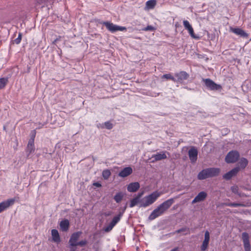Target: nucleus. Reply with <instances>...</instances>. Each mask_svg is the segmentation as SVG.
Returning a JSON list of instances; mask_svg holds the SVG:
<instances>
[{
  "label": "nucleus",
  "mask_w": 251,
  "mask_h": 251,
  "mask_svg": "<svg viewBox=\"0 0 251 251\" xmlns=\"http://www.w3.org/2000/svg\"><path fill=\"white\" fill-rule=\"evenodd\" d=\"M121 217V215L119 214L116 216H115L113 219H112V221L110 222V223L106 226L104 230V231L106 232H108L112 230V229L113 228V227L119 222V221L120 220Z\"/></svg>",
  "instance_id": "1a4fd4ad"
},
{
  "label": "nucleus",
  "mask_w": 251,
  "mask_h": 251,
  "mask_svg": "<svg viewBox=\"0 0 251 251\" xmlns=\"http://www.w3.org/2000/svg\"><path fill=\"white\" fill-rule=\"evenodd\" d=\"M110 175L111 172L109 170H104L102 172V176L105 179H108Z\"/></svg>",
  "instance_id": "2f4dec72"
},
{
  "label": "nucleus",
  "mask_w": 251,
  "mask_h": 251,
  "mask_svg": "<svg viewBox=\"0 0 251 251\" xmlns=\"http://www.w3.org/2000/svg\"><path fill=\"white\" fill-rule=\"evenodd\" d=\"M143 194V192L139 193L136 197L137 198H138V199L140 200V198L142 196Z\"/></svg>",
  "instance_id": "a19ab883"
},
{
  "label": "nucleus",
  "mask_w": 251,
  "mask_h": 251,
  "mask_svg": "<svg viewBox=\"0 0 251 251\" xmlns=\"http://www.w3.org/2000/svg\"><path fill=\"white\" fill-rule=\"evenodd\" d=\"M225 205L227 206L230 207H238V206H243L244 205L240 203H235V202H229V203H226Z\"/></svg>",
  "instance_id": "7c9ffc66"
},
{
  "label": "nucleus",
  "mask_w": 251,
  "mask_h": 251,
  "mask_svg": "<svg viewBox=\"0 0 251 251\" xmlns=\"http://www.w3.org/2000/svg\"><path fill=\"white\" fill-rule=\"evenodd\" d=\"M209 240H210L209 233L208 231H205V234H204V239L203 241L209 242Z\"/></svg>",
  "instance_id": "4c0bfd02"
},
{
  "label": "nucleus",
  "mask_w": 251,
  "mask_h": 251,
  "mask_svg": "<svg viewBox=\"0 0 251 251\" xmlns=\"http://www.w3.org/2000/svg\"><path fill=\"white\" fill-rule=\"evenodd\" d=\"M140 201L141 200L138 199L136 197L134 198V199L131 200L129 206L130 207H133L135 206L138 203H140Z\"/></svg>",
  "instance_id": "cd10ccee"
},
{
  "label": "nucleus",
  "mask_w": 251,
  "mask_h": 251,
  "mask_svg": "<svg viewBox=\"0 0 251 251\" xmlns=\"http://www.w3.org/2000/svg\"><path fill=\"white\" fill-rule=\"evenodd\" d=\"M166 153L168 154H169V153L164 151L161 152H158L155 154H153L151 156V158H153L154 159L151 161V162H154L156 161H160L162 159H165L167 158Z\"/></svg>",
  "instance_id": "4468645a"
},
{
  "label": "nucleus",
  "mask_w": 251,
  "mask_h": 251,
  "mask_svg": "<svg viewBox=\"0 0 251 251\" xmlns=\"http://www.w3.org/2000/svg\"><path fill=\"white\" fill-rule=\"evenodd\" d=\"M42 1H43V0H38L37 2L41 4L42 3Z\"/></svg>",
  "instance_id": "c03bdc74"
},
{
  "label": "nucleus",
  "mask_w": 251,
  "mask_h": 251,
  "mask_svg": "<svg viewBox=\"0 0 251 251\" xmlns=\"http://www.w3.org/2000/svg\"><path fill=\"white\" fill-rule=\"evenodd\" d=\"M121 217V215L119 214L116 216H115L113 219H112V221L110 222V223L106 226L104 230V231L106 232H108L112 230V229L113 228V227L119 222V221L120 220Z\"/></svg>",
  "instance_id": "9d476101"
},
{
  "label": "nucleus",
  "mask_w": 251,
  "mask_h": 251,
  "mask_svg": "<svg viewBox=\"0 0 251 251\" xmlns=\"http://www.w3.org/2000/svg\"><path fill=\"white\" fill-rule=\"evenodd\" d=\"M51 235L52 237V240L54 242L58 243L60 241V236L59 235V233L56 229H52L51 230Z\"/></svg>",
  "instance_id": "5701e85b"
},
{
  "label": "nucleus",
  "mask_w": 251,
  "mask_h": 251,
  "mask_svg": "<svg viewBox=\"0 0 251 251\" xmlns=\"http://www.w3.org/2000/svg\"><path fill=\"white\" fill-rule=\"evenodd\" d=\"M140 187L138 182H133L130 183L127 186V190L130 192H136Z\"/></svg>",
  "instance_id": "aec40b11"
},
{
  "label": "nucleus",
  "mask_w": 251,
  "mask_h": 251,
  "mask_svg": "<svg viewBox=\"0 0 251 251\" xmlns=\"http://www.w3.org/2000/svg\"><path fill=\"white\" fill-rule=\"evenodd\" d=\"M104 126L105 127L108 129H111L113 128V124L110 122H106L104 123Z\"/></svg>",
  "instance_id": "f704fd0d"
},
{
  "label": "nucleus",
  "mask_w": 251,
  "mask_h": 251,
  "mask_svg": "<svg viewBox=\"0 0 251 251\" xmlns=\"http://www.w3.org/2000/svg\"><path fill=\"white\" fill-rule=\"evenodd\" d=\"M175 82L182 83L189 77V75L185 71H180L175 74Z\"/></svg>",
  "instance_id": "423d86ee"
},
{
  "label": "nucleus",
  "mask_w": 251,
  "mask_h": 251,
  "mask_svg": "<svg viewBox=\"0 0 251 251\" xmlns=\"http://www.w3.org/2000/svg\"><path fill=\"white\" fill-rule=\"evenodd\" d=\"M34 143L33 139H29L26 148V152L28 153V154L31 153L34 151L35 148Z\"/></svg>",
  "instance_id": "412c9836"
},
{
  "label": "nucleus",
  "mask_w": 251,
  "mask_h": 251,
  "mask_svg": "<svg viewBox=\"0 0 251 251\" xmlns=\"http://www.w3.org/2000/svg\"><path fill=\"white\" fill-rule=\"evenodd\" d=\"M206 87L211 90H218L222 89L220 85L217 84L213 80L209 78L203 79Z\"/></svg>",
  "instance_id": "0eeeda50"
},
{
  "label": "nucleus",
  "mask_w": 251,
  "mask_h": 251,
  "mask_svg": "<svg viewBox=\"0 0 251 251\" xmlns=\"http://www.w3.org/2000/svg\"><path fill=\"white\" fill-rule=\"evenodd\" d=\"M22 34L21 33H19L18 37L15 39L14 42L16 44H19L20 43L22 40Z\"/></svg>",
  "instance_id": "72a5a7b5"
},
{
  "label": "nucleus",
  "mask_w": 251,
  "mask_h": 251,
  "mask_svg": "<svg viewBox=\"0 0 251 251\" xmlns=\"http://www.w3.org/2000/svg\"><path fill=\"white\" fill-rule=\"evenodd\" d=\"M245 251H251V247H249L248 248H244Z\"/></svg>",
  "instance_id": "37998d69"
},
{
  "label": "nucleus",
  "mask_w": 251,
  "mask_h": 251,
  "mask_svg": "<svg viewBox=\"0 0 251 251\" xmlns=\"http://www.w3.org/2000/svg\"><path fill=\"white\" fill-rule=\"evenodd\" d=\"M81 234V232L78 231L74 233L72 235L69 240V244L71 247H76V244L77 243V241Z\"/></svg>",
  "instance_id": "ddd939ff"
},
{
  "label": "nucleus",
  "mask_w": 251,
  "mask_h": 251,
  "mask_svg": "<svg viewBox=\"0 0 251 251\" xmlns=\"http://www.w3.org/2000/svg\"><path fill=\"white\" fill-rule=\"evenodd\" d=\"M104 215H105V216H109V215H110V213H105L104 214Z\"/></svg>",
  "instance_id": "a18cd8bd"
},
{
  "label": "nucleus",
  "mask_w": 251,
  "mask_h": 251,
  "mask_svg": "<svg viewBox=\"0 0 251 251\" xmlns=\"http://www.w3.org/2000/svg\"><path fill=\"white\" fill-rule=\"evenodd\" d=\"M156 5V0H150L146 2L145 8L147 9H152L154 8Z\"/></svg>",
  "instance_id": "b1692460"
},
{
  "label": "nucleus",
  "mask_w": 251,
  "mask_h": 251,
  "mask_svg": "<svg viewBox=\"0 0 251 251\" xmlns=\"http://www.w3.org/2000/svg\"><path fill=\"white\" fill-rule=\"evenodd\" d=\"M87 244V241L86 240H82L79 242H77V243L76 244V246H80L81 247H83L85 246Z\"/></svg>",
  "instance_id": "e433bc0d"
},
{
  "label": "nucleus",
  "mask_w": 251,
  "mask_h": 251,
  "mask_svg": "<svg viewBox=\"0 0 251 251\" xmlns=\"http://www.w3.org/2000/svg\"><path fill=\"white\" fill-rule=\"evenodd\" d=\"M60 227L63 231H66L69 227V222L68 220H64L61 221Z\"/></svg>",
  "instance_id": "4be33fe9"
},
{
  "label": "nucleus",
  "mask_w": 251,
  "mask_h": 251,
  "mask_svg": "<svg viewBox=\"0 0 251 251\" xmlns=\"http://www.w3.org/2000/svg\"><path fill=\"white\" fill-rule=\"evenodd\" d=\"M220 173V169L217 168H210L202 170L198 175L199 180H203L209 177L218 176Z\"/></svg>",
  "instance_id": "f03ea898"
},
{
  "label": "nucleus",
  "mask_w": 251,
  "mask_h": 251,
  "mask_svg": "<svg viewBox=\"0 0 251 251\" xmlns=\"http://www.w3.org/2000/svg\"><path fill=\"white\" fill-rule=\"evenodd\" d=\"M123 198V194L121 192H119L116 194V195L114 196V199L117 202L119 203L122 201Z\"/></svg>",
  "instance_id": "c85d7f7f"
},
{
  "label": "nucleus",
  "mask_w": 251,
  "mask_h": 251,
  "mask_svg": "<svg viewBox=\"0 0 251 251\" xmlns=\"http://www.w3.org/2000/svg\"><path fill=\"white\" fill-rule=\"evenodd\" d=\"M36 135L35 130H32L31 132V138L30 139H33V142H34V138Z\"/></svg>",
  "instance_id": "58836bf2"
},
{
  "label": "nucleus",
  "mask_w": 251,
  "mask_h": 251,
  "mask_svg": "<svg viewBox=\"0 0 251 251\" xmlns=\"http://www.w3.org/2000/svg\"><path fill=\"white\" fill-rule=\"evenodd\" d=\"M184 27L185 29L187 30L190 35L194 39H198L199 37L195 35L194 29L187 20H184L183 21Z\"/></svg>",
  "instance_id": "f8f14e48"
},
{
  "label": "nucleus",
  "mask_w": 251,
  "mask_h": 251,
  "mask_svg": "<svg viewBox=\"0 0 251 251\" xmlns=\"http://www.w3.org/2000/svg\"><path fill=\"white\" fill-rule=\"evenodd\" d=\"M155 28L151 25H148L147 27L143 28L142 30L144 31H154Z\"/></svg>",
  "instance_id": "c9c22d12"
},
{
  "label": "nucleus",
  "mask_w": 251,
  "mask_h": 251,
  "mask_svg": "<svg viewBox=\"0 0 251 251\" xmlns=\"http://www.w3.org/2000/svg\"><path fill=\"white\" fill-rule=\"evenodd\" d=\"M93 185L97 187H100L101 186V184L99 182H95L93 184Z\"/></svg>",
  "instance_id": "79ce46f5"
},
{
  "label": "nucleus",
  "mask_w": 251,
  "mask_h": 251,
  "mask_svg": "<svg viewBox=\"0 0 251 251\" xmlns=\"http://www.w3.org/2000/svg\"><path fill=\"white\" fill-rule=\"evenodd\" d=\"M242 238L243 242L244 248L251 247L248 233L247 232L242 233Z\"/></svg>",
  "instance_id": "6ab92c4d"
},
{
  "label": "nucleus",
  "mask_w": 251,
  "mask_h": 251,
  "mask_svg": "<svg viewBox=\"0 0 251 251\" xmlns=\"http://www.w3.org/2000/svg\"><path fill=\"white\" fill-rule=\"evenodd\" d=\"M162 79H165L166 80H171L175 82V76H173L171 74H166L165 75H163L161 76Z\"/></svg>",
  "instance_id": "a878e982"
},
{
  "label": "nucleus",
  "mask_w": 251,
  "mask_h": 251,
  "mask_svg": "<svg viewBox=\"0 0 251 251\" xmlns=\"http://www.w3.org/2000/svg\"><path fill=\"white\" fill-rule=\"evenodd\" d=\"M185 231H186L187 232L184 234L185 235L189 234L190 233L189 228H187V227L181 228L179 229L176 230V231H175L173 233V234H175L176 233H180L181 232H185Z\"/></svg>",
  "instance_id": "c756f323"
},
{
  "label": "nucleus",
  "mask_w": 251,
  "mask_h": 251,
  "mask_svg": "<svg viewBox=\"0 0 251 251\" xmlns=\"http://www.w3.org/2000/svg\"><path fill=\"white\" fill-rule=\"evenodd\" d=\"M15 202V199H10L6 201L0 202V213L7 209L10 206L14 204Z\"/></svg>",
  "instance_id": "6e6552de"
},
{
  "label": "nucleus",
  "mask_w": 251,
  "mask_h": 251,
  "mask_svg": "<svg viewBox=\"0 0 251 251\" xmlns=\"http://www.w3.org/2000/svg\"><path fill=\"white\" fill-rule=\"evenodd\" d=\"M248 161L245 158H242L238 162L239 167L241 169H244L248 165Z\"/></svg>",
  "instance_id": "393cba45"
},
{
  "label": "nucleus",
  "mask_w": 251,
  "mask_h": 251,
  "mask_svg": "<svg viewBox=\"0 0 251 251\" xmlns=\"http://www.w3.org/2000/svg\"><path fill=\"white\" fill-rule=\"evenodd\" d=\"M229 30L230 31L234 33L237 35L240 36V37L247 38L248 36V33L241 28L230 27Z\"/></svg>",
  "instance_id": "dca6fc26"
},
{
  "label": "nucleus",
  "mask_w": 251,
  "mask_h": 251,
  "mask_svg": "<svg viewBox=\"0 0 251 251\" xmlns=\"http://www.w3.org/2000/svg\"><path fill=\"white\" fill-rule=\"evenodd\" d=\"M239 156V153L237 151H231L227 153L225 160L228 163H234L237 161Z\"/></svg>",
  "instance_id": "39448f33"
},
{
  "label": "nucleus",
  "mask_w": 251,
  "mask_h": 251,
  "mask_svg": "<svg viewBox=\"0 0 251 251\" xmlns=\"http://www.w3.org/2000/svg\"><path fill=\"white\" fill-rule=\"evenodd\" d=\"M207 196V194L204 191L200 192L192 201V203L194 204L204 201Z\"/></svg>",
  "instance_id": "2eb2a0df"
},
{
  "label": "nucleus",
  "mask_w": 251,
  "mask_h": 251,
  "mask_svg": "<svg viewBox=\"0 0 251 251\" xmlns=\"http://www.w3.org/2000/svg\"><path fill=\"white\" fill-rule=\"evenodd\" d=\"M232 191L234 193H237V187L233 186L231 187Z\"/></svg>",
  "instance_id": "ea45409f"
},
{
  "label": "nucleus",
  "mask_w": 251,
  "mask_h": 251,
  "mask_svg": "<svg viewBox=\"0 0 251 251\" xmlns=\"http://www.w3.org/2000/svg\"><path fill=\"white\" fill-rule=\"evenodd\" d=\"M8 83V79L6 78H0V89H3L5 87Z\"/></svg>",
  "instance_id": "bb28decb"
},
{
  "label": "nucleus",
  "mask_w": 251,
  "mask_h": 251,
  "mask_svg": "<svg viewBox=\"0 0 251 251\" xmlns=\"http://www.w3.org/2000/svg\"><path fill=\"white\" fill-rule=\"evenodd\" d=\"M239 171L240 168L239 167H236L225 174L223 176V178L226 180H229L233 176H235Z\"/></svg>",
  "instance_id": "f3484780"
},
{
  "label": "nucleus",
  "mask_w": 251,
  "mask_h": 251,
  "mask_svg": "<svg viewBox=\"0 0 251 251\" xmlns=\"http://www.w3.org/2000/svg\"><path fill=\"white\" fill-rule=\"evenodd\" d=\"M132 173V169L131 167H126L119 173V176L125 177L130 175Z\"/></svg>",
  "instance_id": "a211bd4d"
},
{
  "label": "nucleus",
  "mask_w": 251,
  "mask_h": 251,
  "mask_svg": "<svg viewBox=\"0 0 251 251\" xmlns=\"http://www.w3.org/2000/svg\"><path fill=\"white\" fill-rule=\"evenodd\" d=\"M209 242L203 241L201 246V251H204L206 250L208 247Z\"/></svg>",
  "instance_id": "473e14b6"
},
{
  "label": "nucleus",
  "mask_w": 251,
  "mask_h": 251,
  "mask_svg": "<svg viewBox=\"0 0 251 251\" xmlns=\"http://www.w3.org/2000/svg\"><path fill=\"white\" fill-rule=\"evenodd\" d=\"M162 195L161 192L155 191L150 195L143 198L140 201V207H146L153 202Z\"/></svg>",
  "instance_id": "7ed1b4c3"
},
{
  "label": "nucleus",
  "mask_w": 251,
  "mask_h": 251,
  "mask_svg": "<svg viewBox=\"0 0 251 251\" xmlns=\"http://www.w3.org/2000/svg\"><path fill=\"white\" fill-rule=\"evenodd\" d=\"M175 202V199L171 198L164 201L159 204L155 209H154L149 216L148 219L152 221L156 218L163 215L168 209L172 206Z\"/></svg>",
  "instance_id": "f257e3e1"
},
{
  "label": "nucleus",
  "mask_w": 251,
  "mask_h": 251,
  "mask_svg": "<svg viewBox=\"0 0 251 251\" xmlns=\"http://www.w3.org/2000/svg\"><path fill=\"white\" fill-rule=\"evenodd\" d=\"M106 28L111 32L114 33L118 31H125L126 30V27L117 25L109 22H104L103 23Z\"/></svg>",
  "instance_id": "20e7f679"
},
{
  "label": "nucleus",
  "mask_w": 251,
  "mask_h": 251,
  "mask_svg": "<svg viewBox=\"0 0 251 251\" xmlns=\"http://www.w3.org/2000/svg\"><path fill=\"white\" fill-rule=\"evenodd\" d=\"M188 155L191 162L193 163H195L197 160V149L194 147H191L188 151Z\"/></svg>",
  "instance_id": "9b49d317"
}]
</instances>
